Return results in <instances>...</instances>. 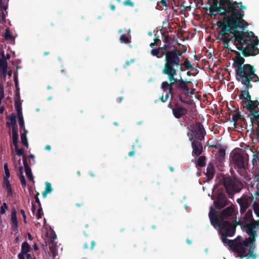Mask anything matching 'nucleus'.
I'll list each match as a JSON object with an SVG mask.
<instances>
[{
    "mask_svg": "<svg viewBox=\"0 0 259 259\" xmlns=\"http://www.w3.org/2000/svg\"><path fill=\"white\" fill-rule=\"evenodd\" d=\"M235 213V207L231 205L224 210L220 218L215 215V211L212 207L210 208L209 217L212 225L215 227H219L222 234V240L224 243H227L231 249L236 252L241 258L244 257L247 258H255L256 255L253 253L254 248V238L256 233L253 229H259V222L253 221L247 225V233L250 237L243 241L240 237H237L234 240L227 239L226 236H232L235 233L237 224L235 223L230 224L224 221L225 219L229 216H232Z\"/></svg>",
    "mask_w": 259,
    "mask_h": 259,
    "instance_id": "obj_1",
    "label": "nucleus"
},
{
    "mask_svg": "<svg viewBox=\"0 0 259 259\" xmlns=\"http://www.w3.org/2000/svg\"><path fill=\"white\" fill-rule=\"evenodd\" d=\"M220 6L217 4L211 7L210 12L213 15L215 13L225 16L223 21L218 22V25L222 27V40L225 46L228 47L229 41L231 40L225 34H228L229 30L238 27L244 28L247 23L242 19L243 14L241 12L236 9L240 7V10H245V7L242 5L241 3L231 2L230 0H220Z\"/></svg>",
    "mask_w": 259,
    "mask_h": 259,
    "instance_id": "obj_2",
    "label": "nucleus"
},
{
    "mask_svg": "<svg viewBox=\"0 0 259 259\" xmlns=\"http://www.w3.org/2000/svg\"><path fill=\"white\" fill-rule=\"evenodd\" d=\"M179 65V55L177 54V51L167 52L166 54L165 63L162 73L168 75L170 83L169 84L167 82L164 81L161 84V87L164 91H168V93L166 94L165 99H164L163 97L161 98L162 102H165L169 98L172 90L171 84L177 82V79L174 77V76L177 74V71Z\"/></svg>",
    "mask_w": 259,
    "mask_h": 259,
    "instance_id": "obj_3",
    "label": "nucleus"
},
{
    "mask_svg": "<svg viewBox=\"0 0 259 259\" xmlns=\"http://www.w3.org/2000/svg\"><path fill=\"white\" fill-rule=\"evenodd\" d=\"M234 36L236 39L235 44L238 50L248 55H255V53H252V51L258 52L256 46L258 39L252 32H248L247 34L242 31L236 33Z\"/></svg>",
    "mask_w": 259,
    "mask_h": 259,
    "instance_id": "obj_4",
    "label": "nucleus"
},
{
    "mask_svg": "<svg viewBox=\"0 0 259 259\" xmlns=\"http://www.w3.org/2000/svg\"><path fill=\"white\" fill-rule=\"evenodd\" d=\"M254 77L257 78V76L254 73L252 66L249 64L240 66L236 70L237 79L247 88H249L250 81Z\"/></svg>",
    "mask_w": 259,
    "mask_h": 259,
    "instance_id": "obj_5",
    "label": "nucleus"
},
{
    "mask_svg": "<svg viewBox=\"0 0 259 259\" xmlns=\"http://www.w3.org/2000/svg\"><path fill=\"white\" fill-rule=\"evenodd\" d=\"M251 193L254 212L259 217V176H255L248 188Z\"/></svg>",
    "mask_w": 259,
    "mask_h": 259,
    "instance_id": "obj_6",
    "label": "nucleus"
},
{
    "mask_svg": "<svg viewBox=\"0 0 259 259\" xmlns=\"http://www.w3.org/2000/svg\"><path fill=\"white\" fill-rule=\"evenodd\" d=\"M224 186L227 193L231 195L235 192H239L243 187L242 184L236 180L226 179L224 181Z\"/></svg>",
    "mask_w": 259,
    "mask_h": 259,
    "instance_id": "obj_7",
    "label": "nucleus"
},
{
    "mask_svg": "<svg viewBox=\"0 0 259 259\" xmlns=\"http://www.w3.org/2000/svg\"><path fill=\"white\" fill-rule=\"evenodd\" d=\"M8 0H0V33L5 25V19L7 15Z\"/></svg>",
    "mask_w": 259,
    "mask_h": 259,
    "instance_id": "obj_8",
    "label": "nucleus"
},
{
    "mask_svg": "<svg viewBox=\"0 0 259 259\" xmlns=\"http://www.w3.org/2000/svg\"><path fill=\"white\" fill-rule=\"evenodd\" d=\"M13 162L15 170L18 171V175L20 177L21 183L24 187H25L26 183L24 176L23 175V167L21 163V159H17L15 156H14Z\"/></svg>",
    "mask_w": 259,
    "mask_h": 259,
    "instance_id": "obj_9",
    "label": "nucleus"
},
{
    "mask_svg": "<svg viewBox=\"0 0 259 259\" xmlns=\"http://www.w3.org/2000/svg\"><path fill=\"white\" fill-rule=\"evenodd\" d=\"M30 252V245L27 242H24L22 244L21 252L18 254L19 259H33Z\"/></svg>",
    "mask_w": 259,
    "mask_h": 259,
    "instance_id": "obj_10",
    "label": "nucleus"
},
{
    "mask_svg": "<svg viewBox=\"0 0 259 259\" xmlns=\"http://www.w3.org/2000/svg\"><path fill=\"white\" fill-rule=\"evenodd\" d=\"M21 102L20 100L19 96H18L15 100V107L17 112V116L19 120L20 127L23 128L24 127V122L22 115Z\"/></svg>",
    "mask_w": 259,
    "mask_h": 259,
    "instance_id": "obj_11",
    "label": "nucleus"
},
{
    "mask_svg": "<svg viewBox=\"0 0 259 259\" xmlns=\"http://www.w3.org/2000/svg\"><path fill=\"white\" fill-rule=\"evenodd\" d=\"M5 56L0 51V76L6 78L7 73V62L5 60Z\"/></svg>",
    "mask_w": 259,
    "mask_h": 259,
    "instance_id": "obj_12",
    "label": "nucleus"
},
{
    "mask_svg": "<svg viewBox=\"0 0 259 259\" xmlns=\"http://www.w3.org/2000/svg\"><path fill=\"white\" fill-rule=\"evenodd\" d=\"M241 96H244V99H246L248 102L246 105L247 108L250 110H254L257 107L258 103L257 101H251L250 96L247 91H244L241 94Z\"/></svg>",
    "mask_w": 259,
    "mask_h": 259,
    "instance_id": "obj_13",
    "label": "nucleus"
},
{
    "mask_svg": "<svg viewBox=\"0 0 259 259\" xmlns=\"http://www.w3.org/2000/svg\"><path fill=\"white\" fill-rule=\"evenodd\" d=\"M193 154L196 156H199L202 151V146L198 142H193L192 143Z\"/></svg>",
    "mask_w": 259,
    "mask_h": 259,
    "instance_id": "obj_14",
    "label": "nucleus"
},
{
    "mask_svg": "<svg viewBox=\"0 0 259 259\" xmlns=\"http://www.w3.org/2000/svg\"><path fill=\"white\" fill-rule=\"evenodd\" d=\"M233 160L239 168L244 167V161L242 156L239 154H235L233 157Z\"/></svg>",
    "mask_w": 259,
    "mask_h": 259,
    "instance_id": "obj_15",
    "label": "nucleus"
},
{
    "mask_svg": "<svg viewBox=\"0 0 259 259\" xmlns=\"http://www.w3.org/2000/svg\"><path fill=\"white\" fill-rule=\"evenodd\" d=\"M7 125L13 130V128L17 130L16 126V116L14 114H11L7 118Z\"/></svg>",
    "mask_w": 259,
    "mask_h": 259,
    "instance_id": "obj_16",
    "label": "nucleus"
},
{
    "mask_svg": "<svg viewBox=\"0 0 259 259\" xmlns=\"http://www.w3.org/2000/svg\"><path fill=\"white\" fill-rule=\"evenodd\" d=\"M191 131L195 136H197L198 134H203L204 128L201 124L197 123L195 125V127H191Z\"/></svg>",
    "mask_w": 259,
    "mask_h": 259,
    "instance_id": "obj_17",
    "label": "nucleus"
},
{
    "mask_svg": "<svg viewBox=\"0 0 259 259\" xmlns=\"http://www.w3.org/2000/svg\"><path fill=\"white\" fill-rule=\"evenodd\" d=\"M23 164H24V166L25 167V173H26L27 177L28 178V179L29 180L33 181L32 174L31 173L30 168L29 167V166L27 163L26 158L25 156L23 157Z\"/></svg>",
    "mask_w": 259,
    "mask_h": 259,
    "instance_id": "obj_18",
    "label": "nucleus"
},
{
    "mask_svg": "<svg viewBox=\"0 0 259 259\" xmlns=\"http://www.w3.org/2000/svg\"><path fill=\"white\" fill-rule=\"evenodd\" d=\"M186 113V109L183 107H177L173 110L174 115L177 118H180Z\"/></svg>",
    "mask_w": 259,
    "mask_h": 259,
    "instance_id": "obj_19",
    "label": "nucleus"
},
{
    "mask_svg": "<svg viewBox=\"0 0 259 259\" xmlns=\"http://www.w3.org/2000/svg\"><path fill=\"white\" fill-rule=\"evenodd\" d=\"M163 48H159L158 49H153L151 51V54L154 56H156L158 58L162 57L164 54L166 56V54L167 53H164L162 51Z\"/></svg>",
    "mask_w": 259,
    "mask_h": 259,
    "instance_id": "obj_20",
    "label": "nucleus"
},
{
    "mask_svg": "<svg viewBox=\"0 0 259 259\" xmlns=\"http://www.w3.org/2000/svg\"><path fill=\"white\" fill-rule=\"evenodd\" d=\"M179 87L183 90L184 94L188 95L189 93V88L186 83L181 78L179 80Z\"/></svg>",
    "mask_w": 259,
    "mask_h": 259,
    "instance_id": "obj_21",
    "label": "nucleus"
},
{
    "mask_svg": "<svg viewBox=\"0 0 259 259\" xmlns=\"http://www.w3.org/2000/svg\"><path fill=\"white\" fill-rule=\"evenodd\" d=\"M11 220L13 223V227L16 228L18 226V222L16 217V211L14 209L12 210Z\"/></svg>",
    "mask_w": 259,
    "mask_h": 259,
    "instance_id": "obj_22",
    "label": "nucleus"
},
{
    "mask_svg": "<svg viewBox=\"0 0 259 259\" xmlns=\"http://www.w3.org/2000/svg\"><path fill=\"white\" fill-rule=\"evenodd\" d=\"M214 173V168L212 165H209L206 169V175L209 179L212 178Z\"/></svg>",
    "mask_w": 259,
    "mask_h": 259,
    "instance_id": "obj_23",
    "label": "nucleus"
},
{
    "mask_svg": "<svg viewBox=\"0 0 259 259\" xmlns=\"http://www.w3.org/2000/svg\"><path fill=\"white\" fill-rule=\"evenodd\" d=\"M58 246L57 245L56 243H52L50 246V250L53 254V256L54 258H55L57 256H58V254L57 251Z\"/></svg>",
    "mask_w": 259,
    "mask_h": 259,
    "instance_id": "obj_24",
    "label": "nucleus"
},
{
    "mask_svg": "<svg viewBox=\"0 0 259 259\" xmlns=\"http://www.w3.org/2000/svg\"><path fill=\"white\" fill-rule=\"evenodd\" d=\"M45 184V191L42 193V195L44 197H46L48 193H51L53 191V189L50 183L49 182H46Z\"/></svg>",
    "mask_w": 259,
    "mask_h": 259,
    "instance_id": "obj_25",
    "label": "nucleus"
},
{
    "mask_svg": "<svg viewBox=\"0 0 259 259\" xmlns=\"http://www.w3.org/2000/svg\"><path fill=\"white\" fill-rule=\"evenodd\" d=\"M15 149L16 153L14 154L12 153V157H13L14 156H15L17 159L20 158L18 156H20V155L24 154L23 149L22 148H19L18 145H16V146H15Z\"/></svg>",
    "mask_w": 259,
    "mask_h": 259,
    "instance_id": "obj_26",
    "label": "nucleus"
},
{
    "mask_svg": "<svg viewBox=\"0 0 259 259\" xmlns=\"http://www.w3.org/2000/svg\"><path fill=\"white\" fill-rule=\"evenodd\" d=\"M8 179L9 178H4V187L6 189L8 193H11L12 192V190Z\"/></svg>",
    "mask_w": 259,
    "mask_h": 259,
    "instance_id": "obj_27",
    "label": "nucleus"
},
{
    "mask_svg": "<svg viewBox=\"0 0 259 259\" xmlns=\"http://www.w3.org/2000/svg\"><path fill=\"white\" fill-rule=\"evenodd\" d=\"M18 139V136L17 133V130H15L13 128V130H12V140H13V144L14 145V146H16V145H17V142Z\"/></svg>",
    "mask_w": 259,
    "mask_h": 259,
    "instance_id": "obj_28",
    "label": "nucleus"
},
{
    "mask_svg": "<svg viewBox=\"0 0 259 259\" xmlns=\"http://www.w3.org/2000/svg\"><path fill=\"white\" fill-rule=\"evenodd\" d=\"M244 59L243 57L240 56H237L235 58L234 63L236 66H238L239 67L240 66H242L241 65L244 63Z\"/></svg>",
    "mask_w": 259,
    "mask_h": 259,
    "instance_id": "obj_29",
    "label": "nucleus"
},
{
    "mask_svg": "<svg viewBox=\"0 0 259 259\" xmlns=\"http://www.w3.org/2000/svg\"><path fill=\"white\" fill-rule=\"evenodd\" d=\"M24 133L22 134L21 135V142H22V144L25 146L28 147V143L27 142V138H26V131H25V129L24 130Z\"/></svg>",
    "mask_w": 259,
    "mask_h": 259,
    "instance_id": "obj_30",
    "label": "nucleus"
},
{
    "mask_svg": "<svg viewBox=\"0 0 259 259\" xmlns=\"http://www.w3.org/2000/svg\"><path fill=\"white\" fill-rule=\"evenodd\" d=\"M205 157L204 156L200 157L197 161V164L200 167H202L205 165Z\"/></svg>",
    "mask_w": 259,
    "mask_h": 259,
    "instance_id": "obj_31",
    "label": "nucleus"
},
{
    "mask_svg": "<svg viewBox=\"0 0 259 259\" xmlns=\"http://www.w3.org/2000/svg\"><path fill=\"white\" fill-rule=\"evenodd\" d=\"M252 162L253 165H257L259 164V154L253 155Z\"/></svg>",
    "mask_w": 259,
    "mask_h": 259,
    "instance_id": "obj_32",
    "label": "nucleus"
},
{
    "mask_svg": "<svg viewBox=\"0 0 259 259\" xmlns=\"http://www.w3.org/2000/svg\"><path fill=\"white\" fill-rule=\"evenodd\" d=\"M4 37L6 39H12V36L10 32V30L9 28H7L6 29V32L4 34Z\"/></svg>",
    "mask_w": 259,
    "mask_h": 259,
    "instance_id": "obj_33",
    "label": "nucleus"
},
{
    "mask_svg": "<svg viewBox=\"0 0 259 259\" xmlns=\"http://www.w3.org/2000/svg\"><path fill=\"white\" fill-rule=\"evenodd\" d=\"M4 168L5 170V178H9L10 176V174L9 172L8 165L7 163H5L4 165Z\"/></svg>",
    "mask_w": 259,
    "mask_h": 259,
    "instance_id": "obj_34",
    "label": "nucleus"
},
{
    "mask_svg": "<svg viewBox=\"0 0 259 259\" xmlns=\"http://www.w3.org/2000/svg\"><path fill=\"white\" fill-rule=\"evenodd\" d=\"M8 209V206L6 203L3 204L0 208V212L2 214H4L6 210Z\"/></svg>",
    "mask_w": 259,
    "mask_h": 259,
    "instance_id": "obj_35",
    "label": "nucleus"
},
{
    "mask_svg": "<svg viewBox=\"0 0 259 259\" xmlns=\"http://www.w3.org/2000/svg\"><path fill=\"white\" fill-rule=\"evenodd\" d=\"M120 41L121 43H127L128 39L124 35H122L120 38Z\"/></svg>",
    "mask_w": 259,
    "mask_h": 259,
    "instance_id": "obj_36",
    "label": "nucleus"
},
{
    "mask_svg": "<svg viewBox=\"0 0 259 259\" xmlns=\"http://www.w3.org/2000/svg\"><path fill=\"white\" fill-rule=\"evenodd\" d=\"M43 214L42 210L41 208H39L37 210V212L36 214V217L37 219H39L41 218V216Z\"/></svg>",
    "mask_w": 259,
    "mask_h": 259,
    "instance_id": "obj_37",
    "label": "nucleus"
},
{
    "mask_svg": "<svg viewBox=\"0 0 259 259\" xmlns=\"http://www.w3.org/2000/svg\"><path fill=\"white\" fill-rule=\"evenodd\" d=\"M219 155L221 157V159L223 158L224 157L225 155V151L224 150H220L219 151Z\"/></svg>",
    "mask_w": 259,
    "mask_h": 259,
    "instance_id": "obj_38",
    "label": "nucleus"
},
{
    "mask_svg": "<svg viewBox=\"0 0 259 259\" xmlns=\"http://www.w3.org/2000/svg\"><path fill=\"white\" fill-rule=\"evenodd\" d=\"M21 213L22 214V217L24 219V221L25 223H26V215L25 214V211L23 209H21Z\"/></svg>",
    "mask_w": 259,
    "mask_h": 259,
    "instance_id": "obj_39",
    "label": "nucleus"
},
{
    "mask_svg": "<svg viewBox=\"0 0 259 259\" xmlns=\"http://www.w3.org/2000/svg\"><path fill=\"white\" fill-rule=\"evenodd\" d=\"M159 41V39H158V38H156V39H155V42H152V43H151V44H150V47L152 48V47H153L154 46H155V45H156V42H157V41Z\"/></svg>",
    "mask_w": 259,
    "mask_h": 259,
    "instance_id": "obj_40",
    "label": "nucleus"
},
{
    "mask_svg": "<svg viewBox=\"0 0 259 259\" xmlns=\"http://www.w3.org/2000/svg\"><path fill=\"white\" fill-rule=\"evenodd\" d=\"M56 235L54 233H53L52 234H51L52 243H55L54 242V241L55 239H56Z\"/></svg>",
    "mask_w": 259,
    "mask_h": 259,
    "instance_id": "obj_41",
    "label": "nucleus"
},
{
    "mask_svg": "<svg viewBox=\"0 0 259 259\" xmlns=\"http://www.w3.org/2000/svg\"><path fill=\"white\" fill-rule=\"evenodd\" d=\"M160 3L164 6H167L166 0H161Z\"/></svg>",
    "mask_w": 259,
    "mask_h": 259,
    "instance_id": "obj_42",
    "label": "nucleus"
},
{
    "mask_svg": "<svg viewBox=\"0 0 259 259\" xmlns=\"http://www.w3.org/2000/svg\"><path fill=\"white\" fill-rule=\"evenodd\" d=\"M124 5H130V6H133V4L131 3L130 1H126L124 2Z\"/></svg>",
    "mask_w": 259,
    "mask_h": 259,
    "instance_id": "obj_43",
    "label": "nucleus"
},
{
    "mask_svg": "<svg viewBox=\"0 0 259 259\" xmlns=\"http://www.w3.org/2000/svg\"><path fill=\"white\" fill-rule=\"evenodd\" d=\"M28 238L29 240H32L33 239V237L30 234H28Z\"/></svg>",
    "mask_w": 259,
    "mask_h": 259,
    "instance_id": "obj_44",
    "label": "nucleus"
},
{
    "mask_svg": "<svg viewBox=\"0 0 259 259\" xmlns=\"http://www.w3.org/2000/svg\"><path fill=\"white\" fill-rule=\"evenodd\" d=\"M246 215L248 216V217H250L251 215V213L249 211H247Z\"/></svg>",
    "mask_w": 259,
    "mask_h": 259,
    "instance_id": "obj_45",
    "label": "nucleus"
},
{
    "mask_svg": "<svg viewBox=\"0 0 259 259\" xmlns=\"http://www.w3.org/2000/svg\"><path fill=\"white\" fill-rule=\"evenodd\" d=\"M45 149H46V150H50L51 149V146H49V145H47V146L46 147Z\"/></svg>",
    "mask_w": 259,
    "mask_h": 259,
    "instance_id": "obj_46",
    "label": "nucleus"
},
{
    "mask_svg": "<svg viewBox=\"0 0 259 259\" xmlns=\"http://www.w3.org/2000/svg\"><path fill=\"white\" fill-rule=\"evenodd\" d=\"M33 247H34V249L35 250H37L38 249V247H37V245L35 244H34Z\"/></svg>",
    "mask_w": 259,
    "mask_h": 259,
    "instance_id": "obj_47",
    "label": "nucleus"
},
{
    "mask_svg": "<svg viewBox=\"0 0 259 259\" xmlns=\"http://www.w3.org/2000/svg\"><path fill=\"white\" fill-rule=\"evenodd\" d=\"M185 65H186V67H189V65H190L189 63H187L186 62H185Z\"/></svg>",
    "mask_w": 259,
    "mask_h": 259,
    "instance_id": "obj_48",
    "label": "nucleus"
},
{
    "mask_svg": "<svg viewBox=\"0 0 259 259\" xmlns=\"http://www.w3.org/2000/svg\"><path fill=\"white\" fill-rule=\"evenodd\" d=\"M9 58H10V55L9 54H7L6 56V57H5V60H6V59H9Z\"/></svg>",
    "mask_w": 259,
    "mask_h": 259,
    "instance_id": "obj_49",
    "label": "nucleus"
},
{
    "mask_svg": "<svg viewBox=\"0 0 259 259\" xmlns=\"http://www.w3.org/2000/svg\"><path fill=\"white\" fill-rule=\"evenodd\" d=\"M179 99L180 100L182 101V102H184L185 101L182 99V97L181 96H179Z\"/></svg>",
    "mask_w": 259,
    "mask_h": 259,
    "instance_id": "obj_50",
    "label": "nucleus"
},
{
    "mask_svg": "<svg viewBox=\"0 0 259 259\" xmlns=\"http://www.w3.org/2000/svg\"><path fill=\"white\" fill-rule=\"evenodd\" d=\"M134 154V152H130L129 153V155H130V156H132V155H133Z\"/></svg>",
    "mask_w": 259,
    "mask_h": 259,
    "instance_id": "obj_51",
    "label": "nucleus"
},
{
    "mask_svg": "<svg viewBox=\"0 0 259 259\" xmlns=\"http://www.w3.org/2000/svg\"><path fill=\"white\" fill-rule=\"evenodd\" d=\"M92 249H93L95 246V242L94 241H93L92 242Z\"/></svg>",
    "mask_w": 259,
    "mask_h": 259,
    "instance_id": "obj_52",
    "label": "nucleus"
},
{
    "mask_svg": "<svg viewBox=\"0 0 259 259\" xmlns=\"http://www.w3.org/2000/svg\"><path fill=\"white\" fill-rule=\"evenodd\" d=\"M111 8L112 10H114L115 9V7L113 6H111Z\"/></svg>",
    "mask_w": 259,
    "mask_h": 259,
    "instance_id": "obj_53",
    "label": "nucleus"
}]
</instances>
